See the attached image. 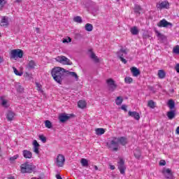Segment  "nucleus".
Listing matches in <instances>:
<instances>
[{"label":"nucleus","instance_id":"f257e3e1","mask_svg":"<svg viewBox=\"0 0 179 179\" xmlns=\"http://www.w3.org/2000/svg\"><path fill=\"white\" fill-rule=\"evenodd\" d=\"M66 73V70H65V69L61 67H55L52 69L51 75L57 83H59V85H62V80H64L66 76L65 74Z\"/></svg>","mask_w":179,"mask_h":179},{"label":"nucleus","instance_id":"f03ea898","mask_svg":"<svg viewBox=\"0 0 179 179\" xmlns=\"http://www.w3.org/2000/svg\"><path fill=\"white\" fill-rule=\"evenodd\" d=\"M10 58L11 59H16V58H23V50L20 49H15L11 50Z\"/></svg>","mask_w":179,"mask_h":179},{"label":"nucleus","instance_id":"7ed1b4c3","mask_svg":"<svg viewBox=\"0 0 179 179\" xmlns=\"http://www.w3.org/2000/svg\"><path fill=\"white\" fill-rule=\"evenodd\" d=\"M106 146L112 150V152H117L118 151V141L115 140V137L113 138V140L110 141V142H108L106 143Z\"/></svg>","mask_w":179,"mask_h":179},{"label":"nucleus","instance_id":"20e7f679","mask_svg":"<svg viewBox=\"0 0 179 179\" xmlns=\"http://www.w3.org/2000/svg\"><path fill=\"white\" fill-rule=\"evenodd\" d=\"M21 173H32L33 172V165L29 164V162H26L21 165Z\"/></svg>","mask_w":179,"mask_h":179},{"label":"nucleus","instance_id":"39448f33","mask_svg":"<svg viewBox=\"0 0 179 179\" xmlns=\"http://www.w3.org/2000/svg\"><path fill=\"white\" fill-rule=\"evenodd\" d=\"M55 61L62 64V65H72L71 60L65 56H58L55 58Z\"/></svg>","mask_w":179,"mask_h":179},{"label":"nucleus","instance_id":"423d86ee","mask_svg":"<svg viewBox=\"0 0 179 179\" xmlns=\"http://www.w3.org/2000/svg\"><path fill=\"white\" fill-rule=\"evenodd\" d=\"M55 163L57 167H64V164H65V156L62 154H59L56 158Z\"/></svg>","mask_w":179,"mask_h":179},{"label":"nucleus","instance_id":"0eeeda50","mask_svg":"<svg viewBox=\"0 0 179 179\" xmlns=\"http://www.w3.org/2000/svg\"><path fill=\"white\" fill-rule=\"evenodd\" d=\"M157 26L158 27H165V28H169V27H173V24L171 22H167L166 19H163L157 23Z\"/></svg>","mask_w":179,"mask_h":179},{"label":"nucleus","instance_id":"6e6552de","mask_svg":"<svg viewBox=\"0 0 179 179\" xmlns=\"http://www.w3.org/2000/svg\"><path fill=\"white\" fill-rule=\"evenodd\" d=\"M106 83L109 87V90L110 92H114L115 89H117V84H115V81L113 80V78H109L106 80Z\"/></svg>","mask_w":179,"mask_h":179},{"label":"nucleus","instance_id":"1a4fd4ad","mask_svg":"<svg viewBox=\"0 0 179 179\" xmlns=\"http://www.w3.org/2000/svg\"><path fill=\"white\" fill-rule=\"evenodd\" d=\"M117 167L120 170L121 174H125V162L122 159V158H120V162H117Z\"/></svg>","mask_w":179,"mask_h":179},{"label":"nucleus","instance_id":"9d476101","mask_svg":"<svg viewBox=\"0 0 179 179\" xmlns=\"http://www.w3.org/2000/svg\"><path fill=\"white\" fill-rule=\"evenodd\" d=\"M170 3L169 1H162L161 3H157L156 8L158 10H162V9H169Z\"/></svg>","mask_w":179,"mask_h":179},{"label":"nucleus","instance_id":"9b49d317","mask_svg":"<svg viewBox=\"0 0 179 179\" xmlns=\"http://www.w3.org/2000/svg\"><path fill=\"white\" fill-rule=\"evenodd\" d=\"M71 117H73V115L62 113L59 116V121H60V122H62V123L66 122V121H68V120H69V118H71Z\"/></svg>","mask_w":179,"mask_h":179},{"label":"nucleus","instance_id":"f8f14e48","mask_svg":"<svg viewBox=\"0 0 179 179\" xmlns=\"http://www.w3.org/2000/svg\"><path fill=\"white\" fill-rule=\"evenodd\" d=\"M115 141H117V143H120L122 146H125V145L128 143V138L125 136L119 138L115 137Z\"/></svg>","mask_w":179,"mask_h":179},{"label":"nucleus","instance_id":"ddd939ff","mask_svg":"<svg viewBox=\"0 0 179 179\" xmlns=\"http://www.w3.org/2000/svg\"><path fill=\"white\" fill-rule=\"evenodd\" d=\"M128 114L129 117H132L133 118H134V120H136L137 121H139V120H141V116L139 115V113L136 111L129 110Z\"/></svg>","mask_w":179,"mask_h":179},{"label":"nucleus","instance_id":"4468645a","mask_svg":"<svg viewBox=\"0 0 179 179\" xmlns=\"http://www.w3.org/2000/svg\"><path fill=\"white\" fill-rule=\"evenodd\" d=\"M0 26L2 27H8L9 26V21L8 20V17H2L1 22H0Z\"/></svg>","mask_w":179,"mask_h":179},{"label":"nucleus","instance_id":"2eb2a0df","mask_svg":"<svg viewBox=\"0 0 179 179\" xmlns=\"http://www.w3.org/2000/svg\"><path fill=\"white\" fill-rule=\"evenodd\" d=\"M165 178L173 179V173H171V169H167L163 171Z\"/></svg>","mask_w":179,"mask_h":179},{"label":"nucleus","instance_id":"dca6fc26","mask_svg":"<svg viewBox=\"0 0 179 179\" xmlns=\"http://www.w3.org/2000/svg\"><path fill=\"white\" fill-rule=\"evenodd\" d=\"M22 155L24 159H31V157H33V153L27 150H24L22 151Z\"/></svg>","mask_w":179,"mask_h":179},{"label":"nucleus","instance_id":"f3484780","mask_svg":"<svg viewBox=\"0 0 179 179\" xmlns=\"http://www.w3.org/2000/svg\"><path fill=\"white\" fill-rule=\"evenodd\" d=\"M33 145H34L33 149H34V153H36V155H40V151L38 150V148H40V144H38V142L34 140L33 142Z\"/></svg>","mask_w":179,"mask_h":179},{"label":"nucleus","instance_id":"a211bd4d","mask_svg":"<svg viewBox=\"0 0 179 179\" xmlns=\"http://www.w3.org/2000/svg\"><path fill=\"white\" fill-rule=\"evenodd\" d=\"M166 116L168 117L169 120H174V118H176V110H171L167 112Z\"/></svg>","mask_w":179,"mask_h":179},{"label":"nucleus","instance_id":"6ab92c4d","mask_svg":"<svg viewBox=\"0 0 179 179\" xmlns=\"http://www.w3.org/2000/svg\"><path fill=\"white\" fill-rule=\"evenodd\" d=\"M131 72L133 74V76H139V75H141V71L136 67H131Z\"/></svg>","mask_w":179,"mask_h":179},{"label":"nucleus","instance_id":"aec40b11","mask_svg":"<svg viewBox=\"0 0 179 179\" xmlns=\"http://www.w3.org/2000/svg\"><path fill=\"white\" fill-rule=\"evenodd\" d=\"M127 50L124 49H120L119 52H117L118 58H124L127 55Z\"/></svg>","mask_w":179,"mask_h":179},{"label":"nucleus","instance_id":"412c9836","mask_svg":"<svg viewBox=\"0 0 179 179\" xmlns=\"http://www.w3.org/2000/svg\"><path fill=\"white\" fill-rule=\"evenodd\" d=\"M89 51L91 52L90 58H92V59H93L96 64L100 62V59L99 57H97V56H96V54L92 51V49H90Z\"/></svg>","mask_w":179,"mask_h":179},{"label":"nucleus","instance_id":"4be33fe9","mask_svg":"<svg viewBox=\"0 0 179 179\" xmlns=\"http://www.w3.org/2000/svg\"><path fill=\"white\" fill-rule=\"evenodd\" d=\"M14 117H15V113H13V111L8 110L6 114V118L8 121H13Z\"/></svg>","mask_w":179,"mask_h":179},{"label":"nucleus","instance_id":"5701e85b","mask_svg":"<svg viewBox=\"0 0 179 179\" xmlns=\"http://www.w3.org/2000/svg\"><path fill=\"white\" fill-rule=\"evenodd\" d=\"M134 157H136V159H140L141 156H142V152H141V150L139 148H136L134 151Z\"/></svg>","mask_w":179,"mask_h":179},{"label":"nucleus","instance_id":"b1692460","mask_svg":"<svg viewBox=\"0 0 179 179\" xmlns=\"http://www.w3.org/2000/svg\"><path fill=\"white\" fill-rule=\"evenodd\" d=\"M130 31L133 36H137V34H139V30L138 29V27H133L131 28Z\"/></svg>","mask_w":179,"mask_h":179},{"label":"nucleus","instance_id":"393cba45","mask_svg":"<svg viewBox=\"0 0 179 179\" xmlns=\"http://www.w3.org/2000/svg\"><path fill=\"white\" fill-rule=\"evenodd\" d=\"M78 106L79 107V108H86V101H83V100H80L78 103Z\"/></svg>","mask_w":179,"mask_h":179},{"label":"nucleus","instance_id":"a878e982","mask_svg":"<svg viewBox=\"0 0 179 179\" xmlns=\"http://www.w3.org/2000/svg\"><path fill=\"white\" fill-rule=\"evenodd\" d=\"M167 104L171 110H173L174 108V107H176V102H174V101L173 99H169L168 101Z\"/></svg>","mask_w":179,"mask_h":179},{"label":"nucleus","instance_id":"bb28decb","mask_svg":"<svg viewBox=\"0 0 179 179\" xmlns=\"http://www.w3.org/2000/svg\"><path fill=\"white\" fill-rule=\"evenodd\" d=\"M81 165L83 167H88L89 166V160L85 158H82L80 160Z\"/></svg>","mask_w":179,"mask_h":179},{"label":"nucleus","instance_id":"cd10ccee","mask_svg":"<svg viewBox=\"0 0 179 179\" xmlns=\"http://www.w3.org/2000/svg\"><path fill=\"white\" fill-rule=\"evenodd\" d=\"M158 76L159 79H164L166 78V72H164V70H159L158 71Z\"/></svg>","mask_w":179,"mask_h":179},{"label":"nucleus","instance_id":"c85d7f7f","mask_svg":"<svg viewBox=\"0 0 179 179\" xmlns=\"http://www.w3.org/2000/svg\"><path fill=\"white\" fill-rule=\"evenodd\" d=\"M96 135H103L106 132V129L103 128H98L95 129Z\"/></svg>","mask_w":179,"mask_h":179},{"label":"nucleus","instance_id":"c756f323","mask_svg":"<svg viewBox=\"0 0 179 179\" xmlns=\"http://www.w3.org/2000/svg\"><path fill=\"white\" fill-rule=\"evenodd\" d=\"M69 75H70V76H72V78H75V80L76 82H78V80H79V76H78V74L76 72L70 71V72H69Z\"/></svg>","mask_w":179,"mask_h":179},{"label":"nucleus","instance_id":"7c9ffc66","mask_svg":"<svg viewBox=\"0 0 179 179\" xmlns=\"http://www.w3.org/2000/svg\"><path fill=\"white\" fill-rule=\"evenodd\" d=\"M142 10V8L141 6L138 4H135L134 6V12L135 13H138V15L141 13V11Z\"/></svg>","mask_w":179,"mask_h":179},{"label":"nucleus","instance_id":"2f4dec72","mask_svg":"<svg viewBox=\"0 0 179 179\" xmlns=\"http://www.w3.org/2000/svg\"><path fill=\"white\" fill-rule=\"evenodd\" d=\"M86 31H92L93 30V25L92 24L87 23L85 26Z\"/></svg>","mask_w":179,"mask_h":179},{"label":"nucleus","instance_id":"473e14b6","mask_svg":"<svg viewBox=\"0 0 179 179\" xmlns=\"http://www.w3.org/2000/svg\"><path fill=\"white\" fill-rule=\"evenodd\" d=\"M122 101H124V99L122 98V96H117L115 99L117 106H121V104H122Z\"/></svg>","mask_w":179,"mask_h":179},{"label":"nucleus","instance_id":"72a5a7b5","mask_svg":"<svg viewBox=\"0 0 179 179\" xmlns=\"http://www.w3.org/2000/svg\"><path fill=\"white\" fill-rule=\"evenodd\" d=\"M36 66V62L33 60H31L28 64V67L29 69H34Z\"/></svg>","mask_w":179,"mask_h":179},{"label":"nucleus","instance_id":"f704fd0d","mask_svg":"<svg viewBox=\"0 0 179 179\" xmlns=\"http://www.w3.org/2000/svg\"><path fill=\"white\" fill-rule=\"evenodd\" d=\"M14 73L17 76H22V75H23V72H19V71H17V69H16L15 67H13Z\"/></svg>","mask_w":179,"mask_h":179},{"label":"nucleus","instance_id":"c9c22d12","mask_svg":"<svg viewBox=\"0 0 179 179\" xmlns=\"http://www.w3.org/2000/svg\"><path fill=\"white\" fill-rule=\"evenodd\" d=\"M73 20L76 23H82L83 21L82 20V17L80 16H76L73 17Z\"/></svg>","mask_w":179,"mask_h":179},{"label":"nucleus","instance_id":"e433bc0d","mask_svg":"<svg viewBox=\"0 0 179 179\" xmlns=\"http://www.w3.org/2000/svg\"><path fill=\"white\" fill-rule=\"evenodd\" d=\"M45 126L46 127V128H52V123H51L50 120H45Z\"/></svg>","mask_w":179,"mask_h":179},{"label":"nucleus","instance_id":"4c0bfd02","mask_svg":"<svg viewBox=\"0 0 179 179\" xmlns=\"http://www.w3.org/2000/svg\"><path fill=\"white\" fill-rule=\"evenodd\" d=\"M1 106H3V107H6V108H8V101H6V99H1Z\"/></svg>","mask_w":179,"mask_h":179},{"label":"nucleus","instance_id":"58836bf2","mask_svg":"<svg viewBox=\"0 0 179 179\" xmlns=\"http://www.w3.org/2000/svg\"><path fill=\"white\" fill-rule=\"evenodd\" d=\"M133 80H134L131 77H126L124 78V82H125V83H127V84L132 83Z\"/></svg>","mask_w":179,"mask_h":179},{"label":"nucleus","instance_id":"ea45409f","mask_svg":"<svg viewBox=\"0 0 179 179\" xmlns=\"http://www.w3.org/2000/svg\"><path fill=\"white\" fill-rule=\"evenodd\" d=\"M39 139L43 142V143H45L47 142V137L44 136V135H39Z\"/></svg>","mask_w":179,"mask_h":179},{"label":"nucleus","instance_id":"a19ab883","mask_svg":"<svg viewBox=\"0 0 179 179\" xmlns=\"http://www.w3.org/2000/svg\"><path fill=\"white\" fill-rule=\"evenodd\" d=\"M36 90H38V92H41V93H43V89H41L42 86L41 85L40 83H36Z\"/></svg>","mask_w":179,"mask_h":179},{"label":"nucleus","instance_id":"79ce46f5","mask_svg":"<svg viewBox=\"0 0 179 179\" xmlns=\"http://www.w3.org/2000/svg\"><path fill=\"white\" fill-rule=\"evenodd\" d=\"M16 89L20 93H23V91L24 90L23 87H22L20 85H17Z\"/></svg>","mask_w":179,"mask_h":179},{"label":"nucleus","instance_id":"37998d69","mask_svg":"<svg viewBox=\"0 0 179 179\" xmlns=\"http://www.w3.org/2000/svg\"><path fill=\"white\" fill-rule=\"evenodd\" d=\"M148 106L150 108H155V101H153L152 100L149 101Z\"/></svg>","mask_w":179,"mask_h":179},{"label":"nucleus","instance_id":"c03bdc74","mask_svg":"<svg viewBox=\"0 0 179 179\" xmlns=\"http://www.w3.org/2000/svg\"><path fill=\"white\" fill-rule=\"evenodd\" d=\"M71 41H72V38L69 37L68 38H64L63 41H62V43H71Z\"/></svg>","mask_w":179,"mask_h":179},{"label":"nucleus","instance_id":"a18cd8bd","mask_svg":"<svg viewBox=\"0 0 179 179\" xmlns=\"http://www.w3.org/2000/svg\"><path fill=\"white\" fill-rule=\"evenodd\" d=\"M5 6V0H0V10Z\"/></svg>","mask_w":179,"mask_h":179},{"label":"nucleus","instance_id":"49530a36","mask_svg":"<svg viewBox=\"0 0 179 179\" xmlns=\"http://www.w3.org/2000/svg\"><path fill=\"white\" fill-rule=\"evenodd\" d=\"M17 157H19V155H15L13 157H10V162H15V160H16V159H17Z\"/></svg>","mask_w":179,"mask_h":179},{"label":"nucleus","instance_id":"de8ad7c7","mask_svg":"<svg viewBox=\"0 0 179 179\" xmlns=\"http://www.w3.org/2000/svg\"><path fill=\"white\" fill-rule=\"evenodd\" d=\"M173 52H175V54H179V45H176L173 48Z\"/></svg>","mask_w":179,"mask_h":179},{"label":"nucleus","instance_id":"09e8293b","mask_svg":"<svg viewBox=\"0 0 179 179\" xmlns=\"http://www.w3.org/2000/svg\"><path fill=\"white\" fill-rule=\"evenodd\" d=\"M127 105H122L121 106V109L123 110V111H125V113H127V111H128V110L127 109Z\"/></svg>","mask_w":179,"mask_h":179},{"label":"nucleus","instance_id":"8fccbe9b","mask_svg":"<svg viewBox=\"0 0 179 179\" xmlns=\"http://www.w3.org/2000/svg\"><path fill=\"white\" fill-rule=\"evenodd\" d=\"M159 166H166V161L164 160H161L159 162Z\"/></svg>","mask_w":179,"mask_h":179},{"label":"nucleus","instance_id":"3c124183","mask_svg":"<svg viewBox=\"0 0 179 179\" xmlns=\"http://www.w3.org/2000/svg\"><path fill=\"white\" fill-rule=\"evenodd\" d=\"M120 61H122V62H123V64H127V59H125L124 57H121L120 58Z\"/></svg>","mask_w":179,"mask_h":179},{"label":"nucleus","instance_id":"603ef678","mask_svg":"<svg viewBox=\"0 0 179 179\" xmlns=\"http://www.w3.org/2000/svg\"><path fill=\"white\" fill-rule=\"evenodd\" d=\"M175 69H176V72H177L178 73H179V64H176V67H175Z\"/></svg>","mask_w":179,"mask_h":179},{"label":"nucleus","instance_id":"864d4df0","mask_svg":"<svg viewBox=\"0 0 179 179\" xmlns=\"http://www.w3.org/2000/svg\"><path fill=\"white\" fill-rule=\"evenodd\" d=\"M157 37H159V38H163V37H164V36L161 34L159 32L157 31Z\"/></svg>","mask_w":179,"mask_h":179},{"label":"nucleus","instance_id":"5fc2aeb1","mask_svg":"<svg viewBox=\"0 0 179 179\" xmlns=\"http://www.w3.org/2000/svg\"><path fill=\"white\" fill-rule=\"evenodd\" d=\"M110 170H115V166L113 165H110Z\"/></svg>","mask_w":179,"mask_h":179},{"label":"nucleus","instance_id":"6e6d98bb","mask_svg":"<svg viewBox=\"0 0 179 179\" xmlns=\"http://www.w3.org/2000/svg\"><path fill=\"white\" fill-rule=\"evenodd\" d=\"M3 62V57L0 56V64H2Z\"/></svg>","mask_w":179,"mask_h":179},{"label":"nucleus","instance_id":"4d7b16f0","mask_svg":"<svg viewBox=\"0 0 179 179\" xmlns=\"http://www.w3.org/2000/svg\"><path fill=\"white\" fill-rule=\"evenodd\" d=\"M56 178L57 179H62L60 175H56Z\"/></svg>","mask_w":179,"mask_h":179},{"label":"nucleus","instance_id":"13d9d810","mask_svg":"<svg viewBox=\"0 0 179 179\" xmlns=\"http://www.w3.org/2000/svg\"><path fill=\"white\" fill-rule=\"evenodd\" d=\"M94 169L96 171L99 170V167H97V166H96V165L94 166Z\"/></svg>","mask_w":179,"mask_h":179},{"label":"nucleus","instance_id":"bf43d9fd","mask_svg":"<svg viewBox=\"0 0 179 179\" xmlns=\"http://www.w3.org/2000/svg\"><path fill=\"white\" fill-rule=\"evenodd\" d=\"M176 134L179 135V127H178L176 129Z\"/></svg>","mask_w":179,"mask_h":179},{"label":"nucleus","instance_id":"052dcab7","mask_svg":"<svg viewBox=\"0 0 179 179\" xmlns=\"http://www.w3.org/2000/svg\"><path fill=\"white\" fill-rule=\"evenodd\" d=\"M36 33H38L40 31V29L39 28H36Z\"/></svg>","mask_w":179,"mask_h":179},{"label":"nucleus","instance_id":"680f3d73","mask_svg":"<svg viewBox=\"0 0 179 179\" xmlns=\"http://www.w3.org/2000/svg\"><path fill=\"white\" fill-rule=\"evenodd\" d=\"M15 1H16V2H18V3L22 2V0H15Z\"/></svg>","mask_w":179,"mask_h":179},{"label":"nucleus","instance_id":"e2e57ef3","mask_svg":"<svg viewBox=\"0 0 179 179\" xmlns=\"http://www.w3.org/2000/svg\"><path fill=\"white\" fill-rule=\"evenodd\" d=\"M8 179H15V178L11 177V178H8Z\"/></svg>","mask_w":179,"mask_h":179},{"label":"nucleus","instance_id":"0e129e2a","mask_svg":"<svg viewBox=\"0 0 179 179\" xmlns=\"http://www.w3.org/2000/svg\"><path fill=\"white\" fill-rule=\"evenodd\" d=\"M117 1H120V0H117Z\"/></svg>","mask_w":179,"mask_h":179}]
</instances>
